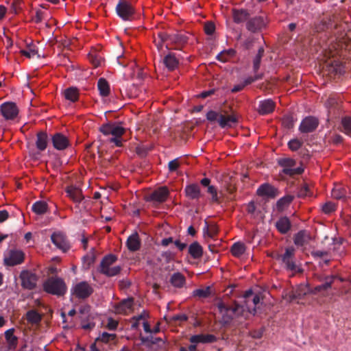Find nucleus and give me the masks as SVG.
<instances>
[{"label":"nucleus","instance_id":"f257e3e1","mask_svg":"<svg viewBox=\"0 0 351 351\" xmlns=\"http://www.w3.org/2000/svg\"><path fill=\"white\" fill-rule=\"evenodd\" d=\"M217 308L220 315H221V322L225 324H229L233 319L241 318L246 319L249 313L256 312V308H253L251 311H246L243 306L234 303L232 306H228L225 303L220 302L217 304Z\"/></svg>","mask_w":351,"mask_h":351},{"label":"nucleus","instance_id":"f03ea898","mask_svg":"<svg viewBox=\"0 0 351 351\" xmlns=\"http://www.w3.org/2000/svg\"><path fill=\"white\" fill-rule=\"evenodd\" d=\"M99 131L105 136H112L108 139L110 143H114L117 147L122 146V135L125 133V129L120 123H106L100 128Z\"/></svg>","mask_w":351,"mask_h":351},{"label":"nucleus","instance_id":"7ed1b4c3","mask_svg":"<svg viewBox=\"0 0 351 351\" xmlns=\"http://www.w3.org/2000/svg\"><path fill=\"white\" fill-rule=\"evenodd\" d=\"M43 289L48 293L60 297L66 293L67 287L62 278L51 276L43 283Z\"/></svg>","mask_w":351,"mask_h":351},{"label":"nucleus","instance_id":"20e7f679","mask_svg":"<svg viewBox=\"0 0 351 351\" xmlns=\"http://www.w3.org/2000/svg\"><path fill=\"white\" fill-rule=\"evenodd\" d=\"M117 259V257L112 254L105 256L100 264V272L108 277H112L119 274L121 269L120 266L112 267Z\"/></svg>","mask_w":351,"mask_h":351},{"label":"nucleus","instance_id":"39448f33","mask_svg":"<svg viewBox=\"0 0 351 351\" xmlns=\"http://www.w3.org/2000/svg\"><path fill=\"white\" fill-rule=\"evenodd\" d=\"M295 249L293 247H289L285 249V253L278 256V259L280 260L285 267L291 271H298V267L295 258Z\"/></svg>","mask_w":351,"mask_h":351},{"label":"nucleus","instance_id":"423d86ee","mask_svg":"<svg viewBox=\"0 0 351 351\" xmlns=\"http://www.w3.org/2000/svg\"><path fill=\"white\" fill-rule=\"evenodd\" d=\"M278 164L282 168V173L287 176L300 175L304 171L301 167H295L296 162L291 158H279Z\"/></svg>","mask_w":351,"mask_h":351},{"label":"nucleus","instance_id":"0eeeda50","mask_svg":"<svg viewBox=\"0 0 351 351\" xmlns=\"http://www.w3.org/2000/svg\"><path fill=\"white\" fill-rule=\"evenodd\" d=\"M93 292V287L85 281L75 284L71 289L72 295L76 298L82 300L88 298Z\"/></svg>","mask_w":351,"mask_h":351},{"label":"nucleus","instance_id":"6e6552de","mask_svg":"<svg viewBox=\"0 0 351 351\" xmlns=\"http://www.w3.org/2000/svg\"><path fill=\"white\" fill-rule=\"evenodd\" d=\"M239 115L231 110L230 114L228 110H223L220 112L219 119H218L219 125L221 128H231L238 123Z\"/></svg>","mask_w":351,"mask_h":351},{"label":"nucleus","instance_id":"1a4fd4ad","mask_svg":"<svg viewBox=\"0 0 351 351\" xmlns=\"http://www.w3.org/2000/svg\"><path fill=\"white\" fill-rule=\"evenodd\" d=\"M21 286L25 289L32 290L36 287L38 276L29 270H23L19 276Z\"/></svg>","mask_w":351,"mask_h":351},{"label":"nucleus","instance_id":"9d476101","mask_svg":"<svg viewBox=\"0 0 351 351\" xmlns=\"http://www.w3.org/2000/svg\"><path fill=\"white\" fill-rule=\"evenodd\" d=\"M117 14L123 20H130L134 13V8L127 1H120L117 7Z\"/></svg>","mask_w":351,"mask_h":351},{"label":"nucleus","instance_id":"9b49d317","mask_svg":"<svg viewBox=\"0 0 351 351\" xmlns=\"http://www.w3.org/2000/svg\"><path fill=\"white\" fill-rule=\"evenodd\" d=\"M1 112L6 120H12L19 113V109L14 102H5L1 106Z\"/></svg>","mask_w":351,"mask_h":351},{"label":"nucleus","instance_id":"f8f14e48","mask_svg":"<svg viewBox=\"0 0 351 351\" xmlns=\"http://www.w3.org/2000/svg\"><path fill=\"white\" fill-rule=\"evenodd\" d=\"M23 260L24 253L20 250H10L5 258V262L9 266L21 264Z\"/></svg>","mask_w":351,"mask_h":351},{"label":"nucleus","instance_id":"ddd939ff","mask_svg":"<svg viewBox=\"0 0 351 351\" xmlns=\"http://www.w3.org/2000/svg\"><path fill=\"white\" fill-rule=\"evenodd\" d=\"M256 193L258 196L273 199L278 195L279 192L272 185L265 183L258 188Z\"/></svg>","mask_w":351,"mask_h":351},{"label":"nucleus","instance_id":"4468645a","mask_svg":"<svg viewBox=\"0 0 351 351\" xmlns=\"http://www.w3.org/2000/svg\"><path fill=\"white\" fill-rule=\"evenodd\" d=\"M318 119L313 117H307L302 120L299 130L302 133L313 132L318 126Z\"/></svg>","mask_w":351,"mask_h":351},{"label":"nucleus","instance_id":"2eb2a0df","mask_svg":"<svg viewBox=\"0 0 351 351\" xmlns=\"http://www.w3.org/2000/svg\"><path fill=\"white\" fill-rule=\"evenodd\" d=\"M266 25V23L262 16H256L250 19L246 23L248 31L256 33L261 31Z\"/></svg>","mask_w":351,"mask_h":351},{"label":"nucleus","instance_id":"dca6fc26","mask_svg":"<svg viewBox=\"0 0 351 351\" xmlns=\"http://www.w3.org/2000/svg\"><path fill=\"white\" fill-rule=\"evenodd\" d=\"M51 239L52 243L63 252H66L69 248L65 235L62 232H54L52 234Z\"/></svg>","mask_w":351,"mask_h":351},{"label":"nucleus","instance_id":"f3484780","mask_svg":"<svg viewBox=\"0 0 351 351\" xmlns=\"http://www.w3.org/2000/svg\"><path fill=\"white\" fill-rule=\"evenodd\" d=\"M52 143L55 149L64 150L69 145L68 138L61 133H56L51 138Z\"/></svg>","mask_w":351,"mask_h":351},{"label":"nucleus","instance_id":"a211bd4d","mask_svg":"<svg viewBox=\"0 0 351 351\" xmlns=\"http://www.w3.org/2000/svg\"><path fill=\"white\" fill-rule=\"evenodd\" d=\"M311 293V289L308 285H300L295 290H293L289 295V301L292 302L295 300L302 299L305 295Z\"/></svg>","mask_w":351,"mask_h":351},{"label":"nucleus","instance_id":"6ab92c4d","mask_svg":"<svg viewBox=\"0 0 351 351\" xmlns=\"http://www.w3.org/2000/svg\"><path fill=\"white\" fill-rule=\"evenodd\" d=\"M312 237L306 230H300L295 234L293 242L298 247H304L312 240Z\"/></svg>","mask_w":351,"mask_h":351},{"label":"nucleus","instance_id":"aec40b11","mask_svg":"<svg viewBox=\"0 0 351 351\" xmlns=\"http://www.w3.org/2000/svg\"><path fill=\"white\" fill-rule=\"evenodd\" d=\"M133 299L128 298L123 300L119 304L115 305L114 308L117 313L128 314L132 311Z\"/></svg>","mask_w":351,"mask_h":351},{"label":"nucleus","instance_id":"412c9836","mask_svg":"<svg viewBox=\"0 0 351 351\" xmlns=\"http://www.w3.org/2000/svg\"><path fill=\"white\" fill-rule=\"evenodd\" d=\"M217 338L215 335L210 334H199L193 335L190 337L189 341L191 343L197 346L198 343H208L215 342Z\"/></svg>","mask_w":351,"mask_h":351},{"label":"nucleus","instance_id":"4be33fe9","mask_svg":"<svg viewBox=\"0 0 351 351\" xmlns=\"http://www.w3.org/2000/svg\"><path fill=\"white\" fill-rule=\"evenodd\" d=\"M169 194V191L167 187H160L154 191L150 195V199L158 203L163 202L166 200Z\"/></svg>","mask_w":351,"mask_h":351},{"label":"nucleus","instance_id":"5701e85b","mask_svg":"<svg viewBox=\"0 0 351 351\" xmlns=\"http://www.w3.org/2000/svg\"><path fill=\"white\" fill-rule=\"evenodd\" d=\"M126 245L131 252H136L140 249L141 240L137 232H134L128 238Z\"/></svg>","mask_w":351,"mask_h":351},{"label":"nucleus","instance_id":"b1692460","mask_svg":"<svg viewBox=\"0 0 351 351\" xmlns=\"http://www.w3.org/2000/svg\"><path fill=\"white\" fill-rule=\"evenodd\" d=\"M200 183L202 186L208 187L207 192L211 195L212 202L219 203V197L218 196L217 190L214 186L210 184V180L207 178H205L200 181Z\"/></svg>","mask_w":351,"mask_h":351},{"label":"nucleus","instance_id":"393cba45","mask_svg":"<svg viewBox=\"0 0 351 351\" xmlns=\"http://www.w3.org/2000/svg\"><path fill=\"white\" fill-rule=\"evenodd\" d=\"M185 193L191 199H197L201 197L200 188L197 184H191L186 186Z\"/></svg>","mask_w":351,"mask_h":351},{"label":"nucleus","instance_id":"a878e982","mask_svg":"<svg viewBox=\"0 0 351 351\" xmlns=\"http://www.w3.org/2000/svg\"><path fill=\"white\" fill-rule=\"evenodd\" d=\"M275 108V104L271 99L261 101L258 106V112L261 114H267L272 112Z\"/></svg>","mask_w":351,"mask_h":351},{"label":"nucleus","instance_id":"bb28decb","mask_svg":"<svg viewBox=\"0 0 351 351\" xmlns=\"http://www.w3.org/2000/svg\"><path fill=\"white\" fill-rule=\"evenodd\" d=\"M117 335L114 333L102 332L97 337L95 342L99 346L101 343L112 344L115 343Z\"/></svg>","mask_w":351,"mask_h":351},{"label":"nucleus","instance_id":"cd10ccee","mask_svg":"<svg viewBox=\"0 0 351 351\" xmlns=\"http://www.w3.org/2000/svg\"><path fill=\"white\" fill-rule=\"evenodd\" d=\"M169 282L176 288H182L186 283V278L180 272H176L171 276Z\"/></svg>","mask_w":351,"mask_h":351},{"label":"nucleus","instance_id":"c85d7f7f","mask_svg":"<svg viewBox=\"0 0 351 351\" xmlns=\"http://www.w3.org/2000/svg\"><path fill=\"white\" fill-rule=\"evenodd\" d=\"M66 192L68 196L75 202H80L83 199L82 191L79 188L70 186L66 188Z\"/></svg>","mask_w":351,"mask_h":351},{"label":"nucleus","instance_id":"c756f323","mask_svg":"<svg viewBox=\"0 0 351 351\" xmlns=\"http://www.w3.org/2000/svg\"><path fill=\"white\" fill-rule=\"evenodd\" d=\"M276 226L280 233L286 234L291 228V222L288 217H283L277 221Z\"/></svg>","mask_w":351,"mask_h":351},{"label":"nucleus","instance_id":"7c9ffc66","mask_svg":"<svg viewBox=\"0 0 351 351\" xmlns=\"http://www.w3.org/2000/svg\"><path fill=\"white\" fill-rule=\"evenodd\" d=\"M335 276H327L325 278V282L322 285L316 286L314 289H311V293L316 294L322 291H326L331 287Z\"/></svg>","mask_w":351,"mask_h":351},{"label":"nucleus","instance_id":"2f4dec72","mask_svg":"<svg viewBox=\"0 0 351 351\" xmlns=\"http://www.w3.org/2000/svg\"><path fill=\"white\" fill-rule=\"evenodd\" d=\"M163 62L165 66L169 70H174L178 65V60L173 53H169L165 56Z\"/></svg>","mask_w":351,"mask_h":351},{"label":"nucleus","instance_id":"473e14b6","mask_svg":"<svg viewBox=\"0 0 351 351\" xmlns=\"http://www.w3.org/2000/svg\"><path fill=\"white\" fill-rule=\"evenodd\" d=\"M48 143V136L46 132H40L37 134V140L36 142V147L43 151L46 149Z\"/></svg>","mask_w":351,"mask_h":351},{"label":"nucleus","instance_id":"72a5a7b5","mask_svg":"<svg viewBox=\"0 0 351 351\" xmlns=\"http://www.w3.org/2000/svg\"><path fill=\"white\" fill-rule=\"evenodd\" d=\"M332 197L337 199H345L347 197L346 189L341 185H336L332 190Z\"/></svg>","mask_w":351,"mask_h":351},{"label":"nucleus","instance_id":"f704fd0d","mask_svg":"<svg viewBox=\"0 0 351 351\" xmlns=\"http://www.w3.org/2000/svg\"><path fill=\"white\" fill-rule=\"evenodd\" d=\"M63 95L66 99L71 102L76 101L79 97L78 90L75 87H69L65 89L63 92Z\"/></svg>","mask_w":351,"mask_h":351},{"label":"nucleus","instance_id":"c9c22d12","mask_svg":"<svg viewBox=\"0 0 351 351\" xmlns=\"http://www.w3.org/2000/svg\"><path fill=\"white\" fill-rule=\"evenodd\" d=\"M5 337L10 349H15L17 346L18 339L14 335V329H9L5 332Z\"/></svg>","mask_w":351,"mask_h":351},{"label":"nucleus","instance_id":"e433bc0d","mask_svg":"<svg viewBox=\"0 0 351 351\" xmlns=\"http://www.w3.org/2000/svg\"><path fill=\"white\" fill-rule=\"evenodd\" d=\"M294 197L291 195H285L279 199L276 203V208L278 211H282L289 206L293 200Z\"/></svg>","mask_w":351,"mask_h":351},{"label":"nucleus","instance_id":"4c0bfd02","mask_svg":"<svg viewBox=\"0 0 351 351\" xmlns=\"http://www.w3.org/2000/svg\"><path fill=\"white\" fill-rule=\"evenodd\" d=\"M168 38L171 43H174L178 46L184 45L187 43L188 40V37L184 34L168 35Z\"/></svg>","mask_w":351,"mask_h":351},{"label":"nucleus","instance_id":"58836bf2","mask_svg":"<svg viewBox=\"0 0 351 351\" xmlns=\"http://www.w3.org/2000/svg\"><path fill=\"white\" fill-rule=\"evenodd\" d=\"M189 252L193 258H199L202 256L203 250L202 246L197 242H194L190 245Z\"/></svg>","mask_w":351,"mask_h":351},{"label":"nucleus","instance_id":"ea45409f","mask_svg":"<svg viewBox=\"0 0 351 351\" xmlns=\"http://www.w3.org/2000/svg\"><path fill=\"white\" fill-rule=\"evenodd\" d=\"M246 247L245 244L241 242H237L233 244L231 247V252L232 255L237 258L241 257L245 252Z\"/></svg>","mask_w":351,"mask_h":351},{"label":"nucleus","instance_id":"a19ab883","mask_svg":"<svg viewBox=\"0 0 351 351\" xmlns=\"http://www.w3.org/2000/svg\"><path fill=\"white\" fill-rule=\"evenodd\" d=\"M248 12L245 10H233L234 21L240 23L245 21L248 17Z\"/></svg>","mask_w":351,"mask_h":351},{"label":"nucleus","instance_id":"79ce46f5","mask_svg":"<svg viewBox=\"0 0 351 351\" xmlns=\"http://www.w3.org/2000/svg\"><path fill=\"white\" fill-rule=\"evenodd\" d=\"M99 93L103 97H106L110 93V86L104 78H100L97 82Z\"/></svg>","mask_w":351,"mask_h":351},{"label":"nucleus","instance_id":"37998d69","mask_svg":"<svg viewBox=\"0 0 351 351\" xmlns=\"http://www.w3.org/2000/svg\"><path fill=\"white\" fill-rule=\"evenodd\" d=\"M47 204L45 202L38 201L35 202L32 206V210L38 214L43 215L47 212Z\"/></svg>","mask_w":351,"mask_h":351},{"label":"nucleus","instance_id":"c03bdc74","mask_svg":"<svg viewBox=\"0 0 351 351\" xmlns=\"http://www.w3.org/2000/svg\"><path fill=\"white\" fill-rule=\"evenodd\" d=\"M26 318L27 320L32 324H36L41 320L40 315L34 310L28 311L26 314Z\"/></svg>","mask_w":351,"mask_h":351},{"label":"nucleus","instance_id":"a18cd8bd","mask_svg":"<svg viewBox=\"0 0 351 351\" xmlns=\"http://www.w3.org/2000/svg\"><path fill=\"white\" fill-rule=\"evenodd\" d=\"M235 51L233 49L225 50L217 56V59L222 62H226L233 57Z\"/></svg>","mask_w":351,"mask_h":351},{"label":"nucleus","instance_id":"49530a36","mask_svg":"<svg viewBox=\"0 0 351 351\" xmlns=\"http://www.w3.org/2000/svg\"><path fill=\"white\" fill-rule=\"evenodd\" d=\"M264 54L263 47H260L258 50V53L253 60V70L255 73L258 71L260 68L261 58Z\"/></svg>","mask_w":351,"mask_h":351},{"label":"nucleus","instance_id":"de8ad7c7","mask_svg":"<svg viewBox=\"0 0 351 351\" xmlns=\"http://www.w3.org/2000/svg\"><path fill=\"white\" fill-rule=\"evenodd\" d=\"M211 293L210 287H206L203 289H197L193 291V295L199 298H208Z\"/></svg>","mask_w":351,"mask_h":351},{"label":"nucleus","instance_id":"09e8293b","mask_svg":"<svg viewBox=\"0 0 351 351\" xmlns=\"http://www.w3.org/2000/svg\"><path fill=\"white\" fill-rule=\"evenodd\" d=\"M168 40V34L164 32H160L158 34V38L154 39V43L158 49H160L162 47L163 43Z\"/></svg>","mask_w":351,"mask_h":351},{"label":"nucleus","instance_id":"8fccbe9b","mask_svg":"<svg viewBox=\"0 0 351 351\" xmlns=\"http://www.w3.org/2000/svg\"><path fill=\"white\" fill-rule=\"evenodd\" d=\"M341 123L344 132L351 136V118L345 117L342 119Z\"/></svg>","mask_w":351,"mask_h":351},{"label":"nucleus","instance_id":"3c124183","mask_svg":"<svg viewBox=\"0 0 351 351\" xmlns=\"http://www.w3.org/2000/svg\"><path fill=\"white\" fill-rule=\"evenodd\" d=\"M298 197H305L307 196L312 195V193L310 191V189L306 184H304L299 190L298 193Z\"/></svg>","mask_w":351,"mask_h":351},{"label":"nucleus","instance_id":"603ef678","mask_svg":"<svg viewBox=\"0 0 351 351\" xmlns=\"http://www.w3.org/2000/svg\"><path fill=\"white\" fill-rule=\"evenodd\" d=\"M302 143L298 139H292L288 143L289 148L292 151H297L302 146Z\"/></svg>","mask_w":351,"mask_h":351},{"label":"nucleus","instance_id":"864d4df0","mask_svg":"<svg viewBox=\"0 0 351 351\" xmlns=\"http://www.w3.org/2000/svg\"><path fill=\"white\" fill-rule=\"evenodd\" d=\"M335 210V204L331 202H328L322 206V211L325 214H330Z\"/></svg>","mask_w":351,"mask_h":351},{"label":"nucleus","instance_id":"5fc2aeb1","mask_svg":"<svg viewBox=\"0 0 351 351\" xmlns=\"http://www.w3.org/2000/svg\"><path fill=\"white\" fill-rule=\"evenodd\" d=\"M95 252L92 251L84 256V261L87 265V266L89 267L91 264H93L95 262Z\"/></svg>","mask_w":351,"mask_h":351},{"label":"nucleus","instance_id":"6e6d98bb","mask_svg":"<svg viewBox=\"0 0 351 351\" xmlns=\"http://www.w3.org/2000/svg\"><path fill=\"white\" fill-rule=\"evenodd\" d=\"M294 120L291 116H286L282 119V125L288 128H292L293 127Z\"/></svg>","mask_w":351,"mask_h":351},{"label":"nucleus","instance_id":"4d7b16f0","mask_svg":"<svg viewBox=\"0 0 351 351\" xmlns=\"http://www.w3.org/2000/svg\"><path fill=\"white\" fill-rule=\"evenodd\" d=\"M220 113H218L213 110H210L206 114V119L210 121H218L219 119Z\"/></svg>","mask_w":351,"mask_h":351},{"label":"nucleus","instance_id":"13d9d810","mask_svg":"<svg viewBox=\"0 0 351 351\" xmlns=\"http://www.w3.org/2000/svg\"><path fill=\"white\" fill-rule=\"evenodd\" d=\"M180 164L178 162V159H174L171 160L168 164V168L169 171H175L179 167Z\"/></svg>","mask_w":351,"mask_h":351},{"label":"nucleus","instance_id":"bf43d9fd","mask_svg":"<svg viewBox=\"0 0 351 351\" xmlns=\"http://www.w3.org/2000/svg\"><path fill=\"white\" fill-rule=\"evenodd\" d=\"M263 75L261 74H257L254 77H249L245 80L243 82V84H245V86L252 84V82H255L257 80L261 79Z\"/></svg>","mask_w":351,"mask_h":351},{"label":"nucleus","instance_id":"052dcab7","mask_svg":"<svg viewBox=\"0 0 351 351\" xmlns=\"http://www.w3.org/2000/svg\"><path fill=\"white\" fill-rule=\"evenodd\" d=\"M206 229H207V233H208V236L210 237H213L217 234L218 229H217V227L215 225L206 226Z\"/></svg>","mask_w":351,"mask_h":351},{"label":"nucleus","instance_id":"680f3d73","mask_svg":"<svg viewBox=\"0 0 351 351\" xmlns=\"http://www.w3.org/2000/svg\"><path fill=\"white\" fill-rule=\"evenodd\" d=\"M328 251L316 250V251H313L311 252V255L314 258H322V257L328 256Z\"/></svg>","mask_w":351,"mask_h":351},{"label":"nucleus","instance_id":"e2e57ef3","mask_svg":"<svg viewBox=\"0 0 351 351\" xmlns=\"http://www.w3.org/2000/svg\"><path fill=\"white\" fill-rule=\"evenodd\" d=\"M117 326H118L117 321H116L112 318H109L108 319L107 328L109 330H114L117 328Z\"/></svg>","mask_w":351,"mask_h":351},{"label":"nucleus","instance_id":"0e129e2a","mask_svg":"<svg viewBox=\"0 0 351 351\" xmlns=\"http://www.w3.org/2000/svg\"><path fill=\"white\" fill-rule=\"evenodd\" d=\"M264 329L263 328L255 330L251 332L252 337L254 339H260L263 337Z\"/></svg>","mask_w":351,"mask_h":351},{"label":"nucleus","instance_id":"69168bd1","mask_svg":"<svg viewBox=\"0 0 351 351\" xmlns=\"http://www.w3.org/2000/svg\"><path fill=\"white\" fill-rule=\"evenodd\" d=\"M215 25L212 23H206L204 26L205 32L209 35L212 34L215 32Z\"/></svg>","mask_w":351,"mask_h":351},{"label":"nucleus","instance_id":"338daca9","mask_svg":"<svg viewBox=\"0 0 351 351\" xmlns=\"http://www.w3.org/2000/svg\"><path fill=\"white\" fill-rule=\"evenodd\" d=\"M9 217V213L6 210H0V223H3L6 221Z\"/></svg>","mask_w":351,"mask_h":351},{"label":"nucleus","instance_id":"774afa93","mask_svg":"<svg viewBox=\"0 0 351 351\" xmlns=\"http://www.w3.org/2000/svg\"><path fill=\"white\" fill-rule=\"evenodd\" d=\"M196 345L191 343L188 348L180 347V351H196Z\"/></svg>","mask_w":351,"mask_h":351}]
</instances>
